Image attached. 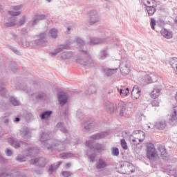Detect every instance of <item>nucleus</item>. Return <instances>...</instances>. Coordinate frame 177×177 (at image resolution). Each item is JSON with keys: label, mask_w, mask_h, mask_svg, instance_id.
Listing matches in <instances>:
<instances>
[{"label": "nucleus", "mask_w": 177, "mask_h": 177, "mask_svg": "<svg viewBox=\"0 0 177 177\" xmlns=\"http://www.w3.org/2000/svg\"><path fill=\"white\" fill-rule=\"evenodd\" d=\"M52 138V133L50 132H43L40 134V142H41L42 147L44 150H47L48 153H53V151H58L59 153L64 151L67 145L70 143V140L66 138L64 141L54 140H50Z\"/></svg>", "instance_id": "nucleus-1"}, {"label": "nucleus", "mask_w": 177, "mask_h": 177, "mask_svg": "<svg viewBox=\"0 0 177 177\" xmlns=\"http://www.w3.org/2000/svg\"><path fill=\"white\" fill-rule=\"evenodd\" d=\"M76 44L78 46L77 48H80V52L82 53V57H79L76 59V62L82 66H84V67H86L87 68L95 67L96 64H95V61L92 59V56H91V54L88 50L84 49V47H85V41L81 38H77Z\"/></svg>", "instance_id": "nucleus-2"}, {"label": "nucleus", "mask_w": 177, "mask_h": 177, "mask_svg": "<svg viewBox=\"0 0 177 177\" xmlns=\"http://www.w3.org/2000/svg\"><path fill=\"white\" fill-rule=\"evenodd\" d=\"M109 135V132L107 131H102L100 133H96L94 135L90 136L89 140L86 142V146L88 147V151H93L96 153H102V151H104L106 150V147L102 144L97 143L95 145V141L93 140H99L100 139H103L105 136Z\"/></svg>", "instance_id": "nucleus-3"}, {"label": "nucleus", "mask_w": 177, "mask_h": 177, "mask_svg": "<svg viewBox=\"0 0 177 177\" xmlns=\"http://www.w3.org/2000/svg\"><path fill=\"white\" fill-rule=\"evenodd\" d=\"M88 17V24L89 26H93V24H95V23H97L100 20L97 11L95 10L90 11Z\"/></svg>", "instance_id": "nucleus-4"}, {"label": "nucleus", "mask_w": 177, "mask_h": 177, "mask_svg": "<svg viewBox=\"0 0 177 177\" xmlns=\"http://www.w3.org/2000/svg\"><path fill=\"white\" fill-rule=\"evenodd\" d=\"M0 177H27L26 175H23L21 171L17 169H15L9 171L8 173H1Z\"/></svg>", "instance_id": "nucleus-5"}, {"label": "nucleus", "mask_w": 177, "mask_h": 177, "mask_svg": "<svg viewBox=\"0 0 177 177\" xmlns=\"http://www.w3.org/2000/svg\"><path fill=\"white\" fill-rule=\"evenodd\" d=\"M147 157L149 160H154V158H156V156H157V151H156L154 145L152 143H149L147 144Z\"/></svg>", "instance_id": "nucleus-6"}, {"label": "nucleus", "mask_w": 177, "mask_h": 177, "mask_svg": "<svg viewBox=\"0 0 177 177\" xmlns=\"http://www.w3.org/2000/svg\"><path fill=\"white\" fill-rule=\"evenodd\" d=\"M56 127L57 128V129H59V131H61V132H62V133H64L66 136V139H67L68 138V140H70V143H68V145H71L72 143V139L71 138H70V133H68V130H67V127H66V124H64V122H59L57 125Z\"/></svg>", "instance_id": "nucleus-7"}, {"label": "nucleus", "mask_w": 177, "mask_h": 177, "mask_svg": "<svg viewBox=\"0 0 177 177\" xmlns=\"http://www.w3.org/2000/svg\"><path fill=\"white\" fill-rule=\"evenodd\" d=\"M120 70L122 75H128L129 74V64L127 59H122L120 62Z\"/></svg>", "instance_id": "nucleus-8"}, {"label": "nucleus", "mask_w": 177, "mask_h": 177, "mask_svg": "<svg viewBox=\"0 0 177 177\" xmlns=\"http://www.w3.org/2000/svg\"><path fill=\"white\" fill-rule=\"evenodd\" d=\"M46 158H45L44 157L36 158L30 160V164H35L36 165H37V167H39L40 168H44V167L46 165Z\"/></svg>", "instance_id": "nucleus-9"}, {"label": "nucleus", "mask_w": 177, "mask_h": 177, "mask_svg": "<svg viewBox=\"0 0 177 177\" xmlns=\"http://www.w3.org/2000/svg\"><path fill=\"white\" fill-rule=\"evenodd\" d=\"M104 109L107 113L111 114L117 110V105L110 101H104Z\"/></svg>", "instance_id": "nucleus-10"}, {"label": "nucleus", "mask_w": 177, "mask_h": 177, "mask_svg": "<svg viewBox=\"0 0 177 177\" xmlns=\"http://www.w3.org/2000/svg\"><path fill=\"white\" fill-rule=\"evenodd\" d=\"M142 95V90L139 88V86H133L132 91H131V98L133 100H137Z\"/></svg>", "instance_id": "nucleus-11"}, {"label": "nucleus", "mask_w": 177, "mask_h": 177, "mask_svg": "<svg viewBox=\"0 0 177 177\" xmlns=\"http://www.w3.org/2000/svg\"><path fill=\"white\" fill-rule=\"evenodd\" d=\"M83 127L85 131H92V129H94L95 127H96V123L94 122L93 120L84 121L83 123Z\"/></svg>", "instance_id": "nucleus-12"}, {"label": "nucleus", "mask_w": 177, "mask_h": 177, "mask_svg": "<svg viewBox=\"0 0 177 177\" xmlns=\"http://www.w3.org/2000/svg\"><path fill=\"white\" fill-rule=\"evenodd\" d=\"M45 33H41L39 36V39L35 40V45L38 46H45V44L46 43V37Z\"/></svg>", "instance_id": "nucleus-13"}, {"label": "nucleus", "mask_w": 177, "mask_h": 177, "mask_svg": "<svg viewBox=\"0 0 177 177\" xmlns=\"http://www.w3.org/2000/svg\"><path fill=\"white\" fill-rule=\"evenodd\" d=\"M58 96V101L59 104L63 106L66 103H67V100H68V97H67V95H66V93H59L57 94Z\"/></svg>", "instance_id": "nucleus-14"}, {"label": "nucleus", "mask_w": 177, "mask_h": 177, "mask_svg": "<svg viewBox=\"0 0 177 177\" xmlns=\"http://www.w3.org/2000/svg\"><path fill=\"white\" fill-rule=\"evenodd\" d=\"M107 167V162L103 158H99L96 160L95 168L96 169H104Z\"/></svg>", "instance_id": "nucleus-15"}, {"label": "nucleus", "mask_w": 177, "mask_h": 177, "mask_svg": "<svg viewBox=\"0 0 177 177\" xmlns=\"http://www.w3.org/2000/svg\"><path fill=\"white\" fill-rule=\"evenodd\" d=\"M46 19V16L44 14H41V15L37 14L35 15L32 22V27H34V26H37V24L39 23L41 20H45Z\"/></svg>", "instance_id": "nucleus-16"}, {"label": "nucleus", "mask_w": 177, "mask_h": 177, "mask_svg": "<svg viewBox=\"0 0 177 177\" xmlns=\"http://www.w3.org/2000/svg\"><path fill=\"white\" fill-rule=\"evenodd\" d=\"M16 26V18L15 17H10L4 23V26L6 28L15 27Z\"/></svg>", "instance_id": "nucleus-17"}, {"label": "nucleus", "mask_w": 177, "mask_h": 177, "mask_svg": "<svg viewBox=\"0 0 177 177\" xmlns=\"http://www.w3.org/2000/svg\"><path fill=\"white\" fill-rule=\"evenodd\" d=\"M69 46L67 44H61L55 50L54 52L50 53L53 56H56L57 53L64 50V49H68Z\"/></svg>", "instance_id": "nucleus-18"}, {"label": "nucleus", "mask_w": 177, "mask_h": 177, "mask_svg": "<svg viewBox=\"0 0 177 177\" xmlns=\"http://www.w3.org/2000/svg\"><path fill=\"white\" fill-rule=\"evenodd\" d=\"M21 138H23V139H26V140L31 138V133H30L28 128L25 127L22 129V130L21 131Z\"/></svg>", "instance_id": "nucleus-19"}, {"label": "nucleus", "mask_w": 177, "mask_h": 177, "mask_svg": "<svg viewBox=\"0 0 177 177\" xmlns=\"http://www.w3.org/2000/svg\"><path fill=\"white\" fill-rule=\"evenodd\" d=\"M8 142L12 147H15V149H19V147H20V141L16 138H10L8 139Z\"/></svg>", "instance_id": "nucleus-20"}, {"label": "nucleus", "mask_w": 177, "mask_h": 177, "mask_svg": "<svg viewBox=\"0 0 177 177\" xmlns=\"http://www.w3.org/2000/svg\"><path fill=\"white\" fill-rule=\"evenodd\" d=\"M25 151V154H26L28 157H35L37 156L39 151L35 148H28Z\"/></svg>", "instance_id": "nucleus-21"}, {"label": "nucleus", "mask_w": 177, "mask_h": 177, "mask_svg": "<svg viewBox=\"0 0 177 177\" xmlns=\"http://www.w3.org/2000/svg\"><path fill=\"white\" fill-rule=\"evenodd\" d=\"M107 57H109V51H107V49L104 48L101 50L98 55L99 60H106Z\"/></svg>", "instance_id": "nucleus-22"}, {"label": "nucleus", "mask_w": 177, "mask_h": 177, "mask_svg": "<svg viewBox=\"0 0 177 177\" xmlns=\"http://www.w3.org/2000/svg\"><path fill=\"white\" fill-rule=\"evenodd\" d=\"M115 70H117V68L110 69L107 68H103L102 71L104 77H111V75L114 74V71H115Z\"/></svg>", "instance_id": "nucleus-23"}, {"label": "nucleus", "mask_w": 177, "mask_h": 177, "mask_svg": "<svg viewBox=\"0 0 177 177\" xmlns=\"http://www.w3.org/2000/svg\"><path fill=\"white\" fill-rule=\"evenodd\" d=\"M133 135H136L137 138H138L140 142H143L145 140V138H146V133L140 130H137L133 132Z\"/></svg>", "instance_id": "nucleus-24"}, {"label": "nucleus", "mask_w": 177, "mask_h": 177, "mask_svg": "<svg viewBox=\"0 0 177 177\" xmlns=\"http://www.w3.org/2000/svg\"><path fill=\"white\" fill-rule=\"evenodd\" d=\"M129 142L131 145L134 147L138 146V145H140V143H142V142H140V140H139V138L136 136V137L133 136H131L129 138Z\"/></svg>", "instance_id": "nucleus-25"}, {"label": "nucleus", "mask_w": 177, "mask_h": 177, "mask_svg": "<svg viewBox=\"0 0 177 177\" xmlns=\"http://www.w3.org/2000/svg\"><path fill=\"white\" fill-rule=\"evenodd\" d=\"M160 34L164 37L165 38H167V39H170V38H172V32L163 28L160 30Z\"/></svg>", "instance_id": "nucleus-26"}, {"label": "nucleus", "mask_w": 177, "mask_h": 177, "mask_svg": "<svg viewBox=\"0 0 177 177\" xmlns=\"http://www.w3.org/2000/svg\"><path fill=\"white\" fill-rule=\"evenodd\" d=\"M118 106L120 107V115L122 117L127 110V104L122 101H120L118 104Z\"/></svg>", "instance_id": "nucleus-27"}, {"label": "nucleus", "mask_w": 177, "mask_h": 177, "mask_svg": "<svg viewBox=\"0 0 177 177\" xmlns=\"http://www.w3.org/2000/svg\"><path fill=\"white\" fill-rule=\"evenodd\" d=\"M61 59L63 60H66L67 59H71L73 57V52L71 51H66L64 52L60 55Z\"/></svg>", "instance_id": "nucleus-28"}, {"label": "nucleus", "mask_w": 177, "mask_h": 177, "mask_svg": "<svg viewBox=\"0 0 177 177\" xmlns=\"http://www.w3.org/2000/svg\"><path fill=\"white\" fill-rule=\"evenodd\" d=\"M161 93V90L158 88H155L153 91L151 93V97L152 99H157Z\"/></svg>", "instance_id": "nucleus-29"}, {"label": "nucleus", "mask_w": 177, "mask_h": 177, "mask_svg": "<svg viewBox=\"0 0 177 177\" xmlns=\"http://www.w3.org/2000/svg\"><path fill=\"white\" fill-rule=\"evenodd\" d=\"M104 39L93 37L90 39V45H97L98 44H103Z\"/></svg>", "instance_id": "nucleus-30"}, {"label": "nucleus", "mask_w": 177, "mask_h": 177, "mask_svg": "<svg viewBox=\"0 0 177 177\" xmlns=\"http://www.w3.org/2000/svg\"><path fill=\"white\" fill-rule=\"evenodd\" d=\"M155 127L157 129H165V127H167V122L165 120L159 121L155 124Z\"/></svg>", "instance_id": "nucleus-31"}, {"label": "nucleus", "mask_w": 177, "mask_h": 177, "mask_svg": "<svg viewBox=\"0 0 177 177\" xmlns=\"http://www.w3.org/2000/svg\"><path fill=\"white\" fill-rule=\"evenodd\" d=\"M30 96L35 97L37 100H41V99H44L46 96V94L44 93H33L30 94Z\"/></svg>", "instance_id": "nucleus-32"}, {"label": "nucleus", "mask_w": 177, "mask_h": 177, "mask_svg": "<svg viewBox=\"0 0 177 177\" xmlns=\"http://www.w3.org/2000/svg\"><path fill=\"white\" fill-rule=\"evenodd\" d=\"M118 91L122 97H124L129 94V88L128 87H127L126 88H118Z\"/></svg>", "instance_id": "nucleus-33"}, {"label": "nucleus", "mask_w": 177, "mask_h": 177, "mask_svg": "<svg viewBox=\"0 0 177 177\" xmlns=\"http://www.w3.org/2000/svg\"><path fill=\"white\" fill-rule=\"evenodd\" d=\"M60 157H61V158L66 160L67 158H71L73 157H75V154H74L71 152H64L60 154Z\"/></svg>", "instance_id": "nucleus-34"}, {"label": "nucleus", "mask_w": 177, "mask_h": 177, "mask_svg": "<svg viewBox=\"0 0 177 177\" xmlns=\"http://www.w3.org/2000/svg\"><path fill=\"white\" fill-rule=\"evenodd\" d=\"M143 5H145L146 8H149L150 6H157V3L154 0H146L143 1Z\"/></svg>", "instance_id": "nucleus-35"}, {"label": "nucleus", "mask_w": 177, "mask_h": 177, "mask_svg": "<svg viewBox=\"0 0 177 177\" xmlns=\"http://www.w3.org/2000/svg\"><path fill=\"white\" fill-rule=\"evenodd\" d=\"M12 39L15 41H17L19 45L22 46L23 48H27V44L26 43H24L23 41H19V36L15 33L11 34Z\"/></svg>", "instance_id": "nucleus-36"}, {"label": "nucleus", "mask_w": 177, "mask_h": 177, "mask_svg": "<svg viewBox=\"0 0 177 177\" xmlns=\"http://www.w3.org/2000/svg\"><path fill=\"white\" fill-rule=\"evenodd\" d=\"M52 111H46L40 114V118L41 120H46V118H49L52 115Z\"/></svg>", "instance_id": "nucleus-37"}, {"label": "nucleus", "mask_w": 177, "mask_h": 177, "mask_svg": "<svg viewBox=\"0 0 177 177\" xmlns=\"http://www.w3.org/2000/svg\"><path fill=\"white\" fill-rule=\"evenodd\" d=\"M8 69L10 71H12V73H16L17 71V64L15 62H10Z\"/></svg>", "instance_id": "nucleus-38"}, {"label": "nucleus", "mask_w": 177, "mask_h": 177, "mask_svg": "<svg viewBox=\"0 0 177 177\" xmlns=\"http://www.w3.org/2000/svg\"><path fill=\"white\" fill-rule=\"evenodd\" d=\"M57 29L56 28H53L51 29L49 32H48V36L50 38H53L54 39H55V38H57Z\"/></svg>", "instance_id": "nucleus-39"}, {"label": "nucleus", "mask_w": 177, "mask_h": 177, "mask_svg": "<svg viewBox=\"0 0 177 177\" xmlns=\"http://www.w3.org/2000/svg\"><path fill=\"white\" fill-rule=\"evenodd\" d=\"M170 120L172 122H177V106H175L174 108V112L171 114V118H170Z\"/></svg>", "instance_id": "nucleus-40"}, {"label": "nucleus", "mask_w": 177, "mask_h": 177, "mask_svg": "<svg viewBox=\"0 0 177 177\" xmlns=\"http://www.w3.org/2000/svg\"><path fill=\"white\" fill-rule=\"evenodd\" d=\"M96 86L91 84L88 87V91H87V95H92L93 93H96Z\"/></svg>", "instance_id": "nucleus-41"}, {"label": "nucleus", "mask_w": 177, "mask_h": 177, "mask_svg": "<svg viewBox=\"0 0 177 177\" xmlns=\"http://www.w3.org/2000/svg\"><path fill=\"white\" fill-rule=\"evenodd\" d=\"M147 10L149 16H153L156 13V6L147 7Z\"/></svg>", "instance_id": "nucleus-42"}, {"label": "nucleus", "mask_w": 177, "mask_h": 177, "mask_svg": "<svg viewBox=\"0 0 177 177\" xmlns=\"http://www.w3.org/2000/svg\"><path fill=\"white\" fill-rule=\"evenodd\" d=\"M159 151L161 154V157L163 158V160H165V158H167V149H165V148L164 147H160L159 148Z\"/></svg>", "instance_id": "nucleus-43"}, {"label": "nucleus", "mask_w": 177, "mask_h": 177, "mask_svg": "<svg viewBox=\"0 0 177 177\" xmlns=\"http://www.w3.org/2000/svg\"><path fill=\"white\" fill-rule=\"evenodd\" d=\"M6 95H8V90L6 89V88L0 86V96H1L2 97H5Z\"/></svg>", "instance_id": "nucleus-44"}, {"label": "nucleus", "mask_w": 177, "mask_h": 177, "mask_svg": "<svg viewBox=\"0 0 177 177\" xmlns=\"http://www.w3.org/2000/svg\"><path fill=\"white\" fill-rule=\"evenodd\" d=\"M76 118L77 120H80L84 119V112H82V110L78 109L76 112Z\"/></svg>", "instance_id": "nucleus-45"}, {"label": "nucleus", "mask_w": 177, "mask_h": 177, "mask_svg": "<svg viewBox=\"0 0 177 177\" xmlns=\"http://www.w3.org/2000/svg\"><path fill=\"white\" fill-rule=\"evenodd\" d=\"M10 102L13 106H19L20 104V102H19V100H17V99L15 98V97H10Z\"/></svg>", "instance_id": "nucleus-46"}, {"label": "nucleus", "mask_w": 177, "mask_h": 177, "mask_svg": "<svg viewBox=\"0 0 177 177\" xmlns=\"http://www.w3.org/2000/svg\"><path fill=\"white\" fill-rule=\"evenodd\" d=\"M88 158L90 162H95L96 160V152L93 151V153L88 155Z\"/></svg>", "instance_id": "nucleus-47"}, {"label": "nucleus", "mask_w": 177, "mask_h": 177, "mask_svg": "<svg viewBox=\"0 0 177 177\" xmlns=\"http://www.w3.org/2000/svg\"><path fill=\"white\" fill-rule=\"evenodd\" d=\"M111 154L113 156H120V150L117 147H112L111 149Z\"/></svg>", "instance_id": "nucleus-48"}, {"label": "nucleus", "mask_w": 177, "mask_h": 177, "mask_svg": "<svg viewBox=\"0 0 177 177\" xmlns=\"http://www.w3.org/2000/svg\"><path fill=\"white\" fill-rule=\"evenodd\" d=\"M8 48L10 49V50H12V52H14V53H15V55H21V51L17 50V48H16L15 47L9 46Z\"/></svg>", "instance_id": "nucleus-49"}, {"label": "nucleus", "mask_w": 177, "mask_h": 177, "mask_svg": "<svg viewBox=\"0 0 177 177\" xmlns=\"http://www.w3.org/2000/svg\"><path fill=\"white\" fill-rule=\"evenodd\" d=\"M15 160L18 162H24V161H26V157H24V156H23V155H18L15 158Z\"/></svg>", "instance_id": "nucleus-50"}, {"label": "nucleus", "mask_w": 177, "mask_h": 177, "mask_svg": "<svg viewBox=\"0 0 177 177\" xmlns=\"http://www.w3.org/2000/svg\"><path fill=\"white\" fill-rule=\"evenodd\" d=\"M8 13L10 14V15L12 16V17L20 16V15H21V11H8Z\"/></svg>", "instance_id": "nucleus-51"}, {"label": "nucleus", "mask_w": 177, "mask_h": 177, "mask_svg": "<svg viewBox=\"0 0 177 177\" xmlns=\"http://www.w3.org/2000/svg\"><path fill=\"white\" fill-rule=\"evenodd\" d=\"M56 169H57L56 168V165H50L49 167H48V174L49 175H52V174H53V171H56Z\"/></svg>", "instance_id": "nucleus-52"}, {"label": "nucleus", "mask_w": 177, "mask_h": 177, "mask_svg": "<svg viewBox=\"0 0 177 177\" xmlns=\"http://www.w3.org/2000/svg\"><path fill=\"white\" fill-rule=\"evenodd\" d=\"M120 143L124 150H128V145H127V141H125V139H122L120 140Z\"/></svg>", "instance_id": "nucleus-53"}, {"label": "nucleus", "mask_w": 177, "mask_h": 177, "mask_svg": "<svg viewBox=\"0 0 177 177\" xmlns=\"http://www.w3.org/2000/svg\"><path fill=\"white\" fill-rule=\"evenodd\" d=\"M16 88H17V89H22V91H26V92L28 93L27 86H23V84H16Z\"/></svg>", "instance_id": "nucleus-54"}, {"label": "nucleus", "mask_w": 177, "mask_h": 177, "mask_svg": "<svg viewBox=\"0 0 177 177\" xmlns=\"http://www.w3.org/2000/svg\"><path fill=\"white\" fill-rule=\"evenodd\" d=\"M22 8H23V5L15 6L12 7V10H15L16 12H20L19 10H21Z\"/></svg>", "instance_id": "nucleus-55"}, {"label": "nucleus", "mask_w": 177, "mask_h": 177, "mask_svg": "<svg viewBox=\"0 0 177 177\" xmlns=\"http://www.w3.org/2000/svg\"><path fill=\"white\" fill-rule=\"evenodd\" d=\"M26 23V16H23L19 19V26H24V24Z\"/></svg>", "instance_id": "nucleus-56"}, {"label": "nucleus", "mask_w": 177, "mask_h": 177, "mask_svg": "<svg viewBox=\"0 0 177 177\" xmlns=\"http://www.w3.org/2000/svg\"><path fill=\"white\" fill-rule=\"evenodd\" d=\"M151 104L153 107H158V106H160V102H158L157 100H154L152 101Z\"/></svg>", "instance_id": "nucleus-57"}, {"label": "nucleus", "mask_w": 177, "mask_h": 177, "mask_svg": "<svg viewBox=\"0 0 177 177\" xmlns=\"http://www.w3.org/2000/svg\"><path fill=\"white\" fill-rule=\"evenodd\" d=\"M13 154V152L10 149H6V156L8 157H12V155Z\"/></svg>", "instance_id": "nucleus-58"}, {"label": "nucleus", "mask_w": 177, "mask_h": 177, "mask_svg": "<svg viewBox=\"0 0 177 177\" xmlns=\"http://www.w3.org/2000/svg\"><path fill=\"white\" fill-rule=\"evenodd\" d=\"M154 26H156V19H151V27L152 28V30H155V27Z\"/></svg>", "instance_id": "nucleus-59"}, {"label": "nucleus", "mask_w": 177, "mask_h": 177, "mask_svg": "<svg viewBox=\"0 0 177 177\" xmlns=\"http://www.w3.org/2000/svg\"><path fill=\"white\" fill-rule=\"evenodd\" d=\"M145 80L147 82V84H150L151 82H153V81L151 80V77L147 75L145 76Z\"/></svg>", "instance_id": "nucleus-60"}, {"label": "nucleus", "mask_w": 177, "mask_h": 177, "mask_svg": "<svg viewBox=\"0 0 177 177\" xmlns=\"http://www.w3.org/2000/svg\"><path fill=\"white\" fill-rule=\"evenodd\" d=\"M62 175L64 177H69V176H71V172L70 171H64L62 173Z\"/></svg>", "instance_id": "nucleus-61"}, {"label": "nucleus", "mask_w": 177, "mask_h": 177, "mask_svg": "<svg viewBox=\"0 0 177 177\" xmlns=\"http://www.w3.org/2000/svg\"><path fill=\"white\" fill-rule=\"evenodd\" d=\"M1 121L4 122V124H8L9 123V118L7 117H3L1 119Z\"/></svg>", "instance_id": "nucleus-62"}, {"label": "nucleus", "mask_w": 177, "mask_h": 177, "mask_svg": "<svg viewBox=\"0 0 177 177\" xmlns=\"http://www.w3.org/2000/svg\"><path fill=\"white\" fill-rule=\"evenodd\" d=\"M5 161H6L5 158H3V156L1 155V153H0V162H1L2 164H3V162H5Z\"/></svg>", "instance_id": "nucleus-63"}, {"label": "nucleus", "mask_w": 177, "mask_h": 177, "mask_svg": "<svg viewBox=\"0 0 177 177\" xmlns=\"http://www.w3.org/2000/svg\"><path fill=\"white\" fill-rule=\"evenodd\" d=\"M64 114L65 117H68V109H66V110L64 111Z\"/></svg>", "instance_id": "nucleus-64"}]
</instances>
